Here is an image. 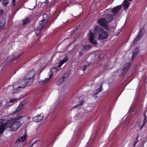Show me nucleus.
Masks as SVG:
<instances>
[{"label":"nucleus","mask_w":147,"mask_h":147,"mask_svg":"<svg viewBox=\"0 0 147 147\" xmlns=\"http://www.w3.org/2000/svg\"><path fill=\"white\" fill-rule=\"evenodd\" d=\"M108 36V33L104 30L103 28L101 26H98L95 28L94 33L91 31L89 32V40L91 43L96 45L98 43L96 40L94 39V38L104 39L107 38Z\"/></svg>","instance_id":"1"},{"label":"nucleus","mask_w":147,"mask_h":147,"mask_svg":"<svg viewBox=\"0 0 147 147\" xmlns=\"http://www.w3.org/2000/svg\"><path fill=\"white\" fill-rule=\"evenodd\" d=\"M24 117V115H22L11 119L6 123H4L6 124L5 127L6 126L7 127L9 128L12 131H16L21 125L20 120Z\"/></svg>","instance_id":"2"},{"label":"nucleus","mask_w":147,"mask_h":147,"mask_svg":"<svg viewBox=\"0 0 147 147\" xmlns=\"http://www.w3.org/2000/svg\"><path fill=\"white\" fill-rule=\"evenodd\" d=\"M105 18H102L98 20V23L106 29L108 27V23L110 22L113 18V16L107 11L105 13Z\"/></svg>","instance_id":"3"},{"label":"nucleus","mask_w":147,"mask_h":147,"mask_svg":"<svg viewBox=\"0 0 147 147\" xmlns=\"http://www.w3.org/2000/svg\"><path fill=\"white\" fill-rule=\"evenodd\" d=\"M68 57H66L60 61L58 67H54L53 68L51 69V74H50L49 77V78H47L43 80H41L39 82V83L40 84H44L47 82L49 80V79L53 75V73L54 72H56V71L60 69V67L62 66V65L64 63H65L68 60Z\"/></svg>","instance_id":"4"},{"label":"nucleus","mask_w":147,"mask_h":147,"mask_svg":"<svg viewBox=\"0 0 147 147\" xmlns=\"http://www.w3.org/2000/svg\"><path fill=\"white\" fill-rule=\"evenodd\" d=\"M28 80L26 79L25 77L23 79L19 80L18 82V84H20V85H16V83H14V85H13V92L14 93L17 92L18 89L20 88H25L27 85Z\"/></svg>","instance_id":"5"},{"label":"nucleus","mask_w":147,"mask_h":147,"mask_svg":"<svg viewBox=\"0 0 147 147\" xmlns=\"http://www.w3.org/2000/svg\"><path fill=\"white\" fill-rule=\"evenodd\" d=\"M43 117V114L41 113L33 117V119L34 121L38 122L40 121L42 119Z\"/></svg>","instance_id":"6"},{"label":"nucleus","mask_w":147,"mask_h":147,"mask_svg":"<svg viewBox=\"0 0 147 147\" xmlns=\"http://www.w3.org/2000/svg\"><path fill=\"white\" fill-rule=\"evenodd\" d=\"M35 74V72L34 70L29 71L25 77L28 80H30L34 77Z\"/></svg>","instance_id":"7"},{"label":"nucleus","mask_w":147,"mask_h":147,"mask_svg":"<svg viewBox=\"0 0 147 147\" xmlns=\"http://www.w3.org/2000/svg\"><path fill=\"white\" fill-rule=\"evenodd\" d=\"M131 65V64L130 63H128L125 65L124 67L122 70V75H123L125 74L126 72L129 68V67Z\"/></svg>","instance_id":"8"},{"label":"nucleus","mask_w":147,"mask_h":147,"mask_svg":"<svg viewBox=\"0 0 147 147\" xmlns=\"http://www.w3.org/2000/svg\"><path fill=\"white\" fill-rule=\"evenodd\" d=\"M22 53H20L19 55L16 58H14V56L13 55H11L10 56H9L6 59V61L7 62H10L14 60H15L17 59L18 57H20V56L22 55Z\"/></svg>","instance_id":"9"},{"label":"nucleus","mask_w":147,"mask_h":147,"mask_svg":"<svg viewBox=\"0 0 147 147\" xmlns=\"http://www.w3.org/2000/svg\"><path fill=\"white\" fill-rule=\"evenodd\" d=\"M121 8V5L115 7H114L111 11L113 14H116L119 11V10Z\"/></svg>","instance_id":"10"},{"label":"nucleus","mask_w":147,"mask_h":147,"mask_svg":"<svg viewBox=\"0 0 147 147\" xmlns=\"http://www.w3.org/2000/svg\"><path fill=\"white\" fill-rule=\"evenodd\" d=\"M139 50V48L137 47L134 49L132 55V59H134L137 55Z\"/></svg>","instance_id":"11"},{"label":"nucleus","mask_w":147,"mask_h":147,"mask_svg":"<svg viewBox=\"0 0 147 147\" xmlns=\"http://www.w3.org/2000/svg\"><path fill=\"white\" fill-rule=\"evenodd\" d=\"M27 139V135L24 134L22 136L19 137L18 139V141L19 142H23L26 141Z\"/></svg>","instance_id":"12"},{"label":"nucleus","mask_w":147,"mask_h":147,"mask_svg":"<svg viewBox=\"0 0 147 147\" xmlns=\"http://www.w3.org/2000/svg\"><path fill=\"white\" fill-rule=\"evenodd\" d=\"M129 5V3L127 0H125L122 4V5L124 9H125L128 8Z\"/></svg>","instance_id":"13"},{"label":"nucleus","mask_w":147,"mask_h":147,"mask_svg":"<svg viewBox=\"0 0 147 147\" xmlns=\"http://www.w3.org/2000/svg\"><path fill=\"white\" fill-rule=\"evenodd\" d=\"M23 109V105L21 104L20 105L17 109H16L14 112H13L12 114H14L15 113H17L19 111H21V110Z\"/></svg>","instance_id":"14"},{"label":"nucleus","mask_w":147,"mask_h":147,"mask_svg":"<svg viewBox=\"0 0 147 147\" xmlns=\"http://www.w3.org/2000/svg\"><path fill=\"white\" fill-rule=\"evenodd\" d=\"M43 26H40L35 31L36 35L38 36V35L40 33L41 30L43 29Z\"/></svg>","instance_id":"15"},{"label":"nucleus","mask_w":147,"mask_h":147,"mask_svg":"<svg viewBox=\"0 0 147 147\" xmlns=\"http://www.w3.org/2000/svg\"><path fill=\"white\" fill-rule=\"evenodd\" d=\"M17 99L16 98H13L10 99L9 101L6 103V105L8 106H11L12 103L16 101Z\"/></svg>","instance_id":"16"},{"label":"nucleus","mask_w":147,"mask_h":147,"mask_svg":"<svg viewBox=\"0 0 147 147\" xmlns=\"http://www.w3.org/2000/svg\"><path fill=\"white\" fill-rule=\"evenodd\" d=\"M48 22L47 19H44L42 21L39 22V24L41 26H43V27L45 26Z\"/></svg>","instance_id":"17"},{"label":"nucleus","mask_w":147,"mask_h":147,"mask_svg":"<svg viewBox=\"0 0 147 147\" xmlns=\"http://www.w3.org/2000/svg\"><path fill=\"white\" fill-rule=\"evenodd\" d=\"M5 23V21L4 18L0 19V30L3 27Z\"/></svg>","instance_id":"18"},{"label":"nucleus","mask_w":147,"mask_h":147,"mask_svg":"<svg viewBox=\"0 0 147 147\" xmlns=\"http://www.w3.org/2000/svg\"><path fill=\"white\" fill-rule=\"evenodd\" d=\"M90 64V63L88 62H85V64L81 67V69L83 71L85 70L86 69V68L88 67Z\"/></svg>","instance_id":"19"},{"label":"nucleus","mask_w":147,"mask_h":147,"mask_svg":"<svg viewBox=\"0 0 147 147\" xmlns=\"http://www.w3.org/2000/svg\"><path fill=\"white\" fill-rule=\"evenodd\" d=\"M65 80V78L63 77L59 79L57 82L56 84L57 85H59L62 84Z\"/></svg>","instance_id":"20"},{"label":"nucleus","mask_w":147,"mask_h":147,"mask_svg":"<svg viewBox=\"0 0 147 147\" xmlns=\"http://www.w3.org/2000/svg\"><path fill=\"white\" fill-rule=\"evenodd\" d=\"M141 37V36L140 35V34H138L136 37L133 43L134 44L136 43L138 40L140 39Z\"/></svg>","instance_id":"21"},{"label":"nucleus","mask_w":147,"mask_h":147,"mask_svg":"<svg viewBox=\"0 0 147 147\" xmlns=\"http://www.w3.org/2000/svg\"><path fill=\"white\" fill-rule=\"evenodd\" d=\"M145 31V28H143L141 29L140 32L138 34H140V35L142 37L144 35Z\"/></svg>","instance_id":"22"},{"label":"nucleus","mask_w":147,"mask_h":147,"mask_svg":"<svg viewBox=\"0 0 147 147\" xmlns=\"http://www.w3.org/2000/svg\"><path fill=\"white\" fill-rule=\"evenodd\" d=\"M29 22V19L28 18H26L22 21V24L23 25H25L28 24Z\"/></svg>","instance_id":"23"},{"label":"nucleus","mask_w":147,"mask_h":147,"mask_svg":"<svg viewBox=\"0 0 147 147\" xmlns=\"http://www.w3.org/2000/svg\"><path fill=\"white\" fill-rule=\"evenodd\" d=\"M146 112H145V113H144V118L143 121V125L142 126V127H143L144 125L145 124V123H146Z\"/></svg>","instance_id":"24"},{"label":"nucleus","mask_w":147,"mask_h":147,"mask_svg":"<svg viewBox=\"0 0 147 147\" xmlns=\"http://www.w3.org/2000/svg\"><path fill=\"white\" fill-rule=\"evenodd\" d=\"M102 90V87L100 86L98 89L96 90V92L94 93V94H96L100 92Z\"/></svg>","instance_id":"25"},{"label":"nucleus","mask_w":147,"mask_h":147,"mask_svg":"<svg viewBox=\"0 0 147 147\" xmlns=\"http://www.w3.org/2000/svg\"><path fill=\"white\" fill-rule=\"evenodd\" d=\"M91 47L90 45H86L84 47V49L85 50H87L89 49Z\"/></svg>","instance_id":"26"},{"label":"nucleus","mask_w":147,"mask_h":147,"mask_svg":"<svg viewBox=\"0 0 147 147\" xmlns=\"http://www.w3.org/2000/svg\"><path fill=\"white\" fill-rule=\"evenodd\" d=\"M9 2L7 1H3L2 3V5L4 6H6L8 4V3Z\"/></svg>","instance_id":"27"},{"label":"nucleus","mask_w":147,"mask_h":147,"mask_svg":"<svg viewBox=\"0 0 147 147\" xmlns=\"http://www.w3.org/2000/svg\"><path fill=\"white\" fill-rule=\"evenodd\" d=\"M16 0H12L11 5L13 6H14L16 4Z\"/></svg>","instance_id":"28"},{"label":"nucleus","mask_w":147,"mask_h":147,"mask_svg":"<svg viewBox=\"0 0 147 147\" xmlns=\"http://www.w3.org/2000/svg\"><path fill=\"white\" fill-rule=\"evenodd\" d=\"M138 137H137V139L136 140V141H135V142L133 145L134 147H135V146L136 145V144L139 142V140H138Z\"/></svg>","instance_id":"29"},{"label":"nucleus","mask_w":147,"mask_h":147,"mask_svg":"<svg viewBox=\"0 0 147 147\" xmlns=\"http://www.w3.org/2000/svg\"><path fill=\"white\" fill-rule=\"evenodd\" d=\"M129 124V121H126L125 123V125H124V127H127L128 126Z\"/></svg>","instance_id":"30"},{"label":"nucleus","mask_w":147,"mask_h":147,"mask_svg":"<svg viewBox=\"0 0 147 147\" xmlns=\"http://www.w3.org/2000/svg\"><path fill=\"white\" fill-rule=\"evenodd\" d=\"M83 102H81L80 104H78L76 106V107H79L80 106L82 105L83 104Z\"/></svg>","instance_id":"31"},{"label":"nucleus","mask_w":147,"mask_h":147,"mask_svg":"<svg viewBox=\"0 0 147 147\" xmlns=\"http://www.w3.org/2000/svg\"><path fill=\"white\" fill-rule=\"evenodd\" d=\"M4 121V119H0V124L1 123Z\"/></svg>","instance_id":"32"},{"label":"nucleus","mask_w":147,"mask_h":147,"mask_svg":"<svg viewBox=\"0 0 147 147\" xmlns=\"http://www.w3.org/2000/svg\"><path fill=\"white\" fill-rule=\"evenodd\" d=\"M78 28V27H76L75 28H74V31H76V30Z\"/></svg>","instance_id":"33"},{"label":"nucleus","mask_w":147,"mask_h":147,"mask_svg":"<svg viewBox=\"0 0 147 147\" xmlns=\"http://www.w3.org/2000/svg\"><path fill=\"white\" fill-rule=\"evenodd\" d=\"M47 16L46 14H44L43 15V17H44V18H45V17H46Z\"/></svg>","instance_id":"34"},{"label":"nucleus","mask_w":147,"mask_h":147,"mask_svg":"<svg viewBox=\"0 0 147 147\" xmlns=\"http://www.w3.org/2000/svg\"><path fill=\"white\" fill-rule=\"evenodd\" d=\"M34 144H31V146L30 147H32L33 145Z\"/></svg>","instance_id":"35"},{"label":"nucleus","mask_w":147,"mask_h":147,"mask_svg":"<svg viewBox=\"0 0 147 147\" xmlns=\"http://www.w3.org/2000/svg\"><path fill=\"white\" fill-rule=\"evenodd\" d=\"M31 119V118L30 117H28V119Z\"/></svg>","instance_id":"36"},{"label":"nucleus","mask_w":147,"mask_h":147,"mask_svg":"<svg viewBox=\"0 0 147 147\" xmlns=\"http://www.w3.org/2000/svg\"><path fill=\"white\" fill-rule=\"evenodd\" d=\"M44 68V67H43L42 68V69H43Z\"/></svg>","instance_id":"37"},{"label":"nucleus","mask_w":147,"mask_h":147,"mask_svg":"<svg viewBox=\"0 0 147 147\" xmlns=\"http://www.w3.org/2000/svg\"><path fill=\"white\" fill-rule=\"evenodd\" d=\"M1 11H3V10H1Z\"/></svg>","instance_id":"38"}]
</instances>
